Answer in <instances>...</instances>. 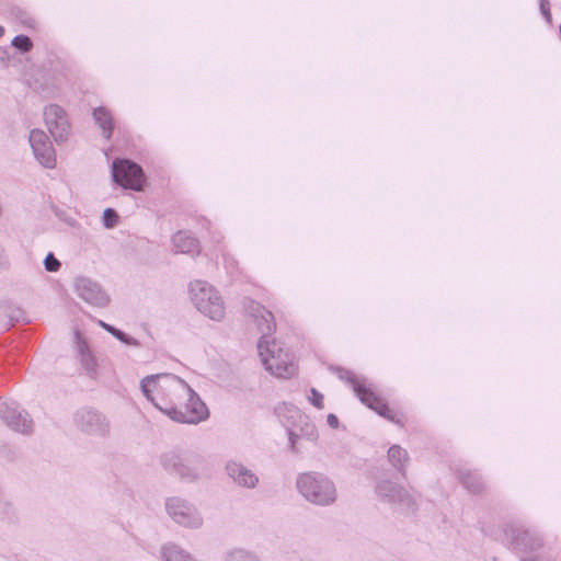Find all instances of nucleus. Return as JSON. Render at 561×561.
<instances>
[{
	"instance_id": "1",
	"label": "nucleus",
	"mask_w": 561,
	"mask_h": 561,
	"mask_svg": "<svg viewBox=\"0 0 561 561\" xmlns=\"http://www.w3.org/2000/svg\"><path fill=\"white\" fill-rule=\"evenodd\" d=\"M145 396L167 415L181 396L188 394V385L172 375H157L141 381Z\"/></svg>"
},
{
	"instance_id": "2",
	"label": "nucleus",
	"mask_w": 561,
	"mask_h": 561,
	"mask_svg": "<svg viewBox=\"0 0 561 561\" xmlns=\"http://www.w3.org/2000/svg\"><path fill=\"white\" fill-rule=\"evenodd\" d=\"M259 355L265 369L277 378L288 379L297 374V365L289 350L274 339L259 343Z\"/></svg>"
},
{
	"instance_id": "3",
	"label": "nucleus",
	"mask_w": 561,
	"mask_h": 561,
	"mask_svg": "<svg viewBox=\"0 0 561 561\" xmlns=\"http://www.w3.org/2000/svg\"><path fill=\"white\" fill-rule=\"evenodd\" d=\"M168 416L176 422L196 424L208 417V409L188 386V394L175 401Z\"/></svg>"
},
{
	"instance_id": "4",
	"label": "nucleus",
	"mask_w": 561,
	"mask_h": 561,
	"mask_svg": "<svg viewBox=\"0 0 561 561\" xmlns=\"http://www.w3.org/2000/svg\"><path fill=\"white\" fill-rule=\"evenodd\" d=\"M298 488L306 499L317 504H329L335 500V489L332 482L310 473L300 476Z\"/></svg>"
},
{
	"instance_id": "5",
	"label": "nucleus",
	"mask_w": 561,
	"mask_h": 561,
	"mask_svg": "<svg viewBox=\"0 0 561 561\" xmlns=\"http://www.w3.org/2000/svg\"><path fill=\"white\" fill-rule=\"evenodd\" d=\"M113 179L122 187L137 192L142 191L146 184L142 169L126 159H117L113 162Z\"/></svg>"
},
{
	"instance_id": "6",
	"label": "nucleus",
	"mask_w": 561,
	"mask_h": 561,
	"mask_svg": "<svg viewBox=\"0 0 561 561\" xmlns=\"http://www.w3.org/2000/svg\"><path fill=\"white\" fill-rule=\"evenodd\" d=\"M354 390L359 400L369 409L374 410L376 413L387 419L388 421L403 426V413L398 412L393 408H391L382 398L377 396L371 389L363 385H357L354 388Z\"/></svg>"
},
{
	"instance_id": "7",
	"label": "nucleus",
	"mask_w": 561,
	"mask_h": 561,
	"mask_svg": "<svg viewBox=\"0 0 561 561\" xmlns=\"http://www.w3.org/2000/svg\"><path fill=\"white\" fill-rule=\"evenodd\" d=\"M193 300L197 309L214 320L224 317L225 309L217 291L210 286H198L192 289Z\"/></svg>"
},
{
	"instance_id": "8",
	"label": "nucleus",
	"mask_w": 561,
	"mask_h": 561,
	"mask_svg": "<svg viewBox=\"0 0 561 561\" xmlns=\"http://www.w3.org/2000/svg\"><path fill=\"white\" fill-rule=\"evenodd\" d=\"M46 126L56 140L65 139L70 130V125L65 111L51 104L45 108L44 112Z\"/></svg>"
},
{
	"instance_id": "9",
	"label": "nucleus",
	"mask_w": 561,
	"mask_h": 561,
	"mask_svg": "<svg viewBox=\"0 0 561 561\" xmlns=\"http://www.w3.org/2000/svg\"><path fill=\"white\" fill-rule=\"evenodd\" d=\"M30 142L41 164L46 168H54L56 156L47 135L42 130H33L30 135Z\"/></svg>"
},
{
	"instance_id": "10",
	"label": "nucleus",
	"mask_w": 561,
	"mask_h": 561,
	"mask_svg": "<svg viewBox=\"0 0 561 561\" xmlns=\"http://www.w3.org/2000/svg\"><path fill=\"white\" fill-rule=\"evenodd\" d=\"M168 510L172 518L185 527H196L201 525V517L196 511L188 504L180 500H171L168 503Z\"/></svg>"
},
{
	"instance_id": "11",
	"label": "nucleus",
	"mask_w": 561,
	"mask_h": 561,
	"mask_svg": "<svg viewBox=\"0 0 561 561\" xmlns=\"http://www.w3.org/2000/svg\"><path fill=\"white\" fill-rule=\"evenodd\" d=\"M249 314L252 317L257 330L265 334H273L276 331V321L272 311L255 301H250L247 306Z\"/></svg>"
},
{
	"instance_id": "12",
	"label": "nucleus",
	"mask_w": 561,
	"mask_h": 561,
	"mask_svg": "<svg viewBox=\"0 0 561 561\" xmlns=\"http://www.w3.org/2000/svg\"><path fill=\"white\" fill-rule=\"evenodd\" d=\"M227 470L233 481L240 485L253 488L257 482V478L240 463L231 462L227 466Z\"/></svg>"
},
{
	"instance_id": "13",
	"label": "nucleus",
	"mask_w": 561,
	"mask_h": 561,
	"mask_svg": "<svg viewBox=\"0 0 561 561\" xmlns=\"http://www.w3.org/2000/svg\"><path fill=\"white\" fill-rule=\"evenodd\" d=\"M175 249L181 253L198 254L199 243L198 240L184 231H179L173 237Z\"/></svg>"
},
{
	"instance_id": "14",
	"label": "nucleus",
	"mask_w": 561,
	"mask_h": 561,
	"mask_svg": "<svg viewBox=\"0 0 561 561\" xmlns=\"http://www.w3.org/2000/svg\"><path fill=\"white\" fill-rule=\"evenodd\" d=\"M93 118L99 127L102 129L103 136L110 139L113 135L114 123L112 114L105 107H96L93 111Z\"/></svg>"
},
{
	"instance_id": "15",
	"label": "nucleus",
	"mask_w": 561,
	"mask_h": 561,
	"mask_svg": "<svg viewBox=\"0 0 561 561\" xmlns=\"http://www.w3.org/2000/svg\"><path fill=\"white\" fill-rule=\"evenodd\" d=\"M163 558L165 561H195L188 553L176 546L164 547Z\"/></svg>"
},
{
	"instance_id": "16",
	"label": "nucleus",
	"mask_w": 561,
	"mask_h": 561,
	"mask_svg": "<svg viewBox=\"0 0 561 561\" xmlns=\"http://www.w3.org/2000/svg\"><path fill=\"white\" fill-rule=\"evenodd\" d=\"M388 457L393 466H401L408 459L407 451L398 445L389 448Z\"/></svg>"
},
{
	"instance_id": "17",
	"label": "nucleus",
	"mask_w": 561,
	"mask_h": 561,
	"mask_svg": "<svg viewBox=\"0 0 561 561\" xmlns=\"http://www.w3.org/2000/svg\"><path fill=\"white\" fill-rule=\"evenodd\" d=\"M12 46L22 51H30L33 47V44L30 37L25 35H18L12 39Z\"/></svg>"
},
{
	"instance_id": "18",
	"label": "nucleus",
	"mask_w": 561,
	"mask_h": 561,
	"mask_svg": "<svg viewBox=\"0 0 561 561\" xmlns=\"http://www.w3.org/2000/svg\"><path fill=\"white\" fill-rule=\"evenodd\" d=\"M60 267V262L51 254L49 253L45 257V268L48 272H57Z\"/></svg>"
},
{
	"instance_id": "19",
	"label": "nucleus",
	"mask_w": 561,
	"mask_h": 561,
	"mask_svg": "<svg viewBox=\"0 0 561 561\" xmlns=\"http://www.w3.org/2000/svg\"><path fill=\"white\" fill-rule=\"evenodd\" d=\"M103 218L105 226L108 228L113 227L117 221V216L111 208L105 209Z\"/></svg>"
},
{
	"instance_id": "20",
	"label": "nucleus",
	"mask_w": 561,
	"mask_h": 561,
	"mask_svg": "<svg viewBox=\"0 0 561 561\" xmlns=\"http://www.w3.org/2000/svg\"><path fill=\"white\" fill-rule=\"evenodd\" d=\"M310 400H311V403L316 408H318V409L323 408V396L320 392H318L317 390H314V389L311 390Z\"/></svg>"
},
{
	"instance_id": "21",
	"label": "nucleus",
	"mask_w": 561,
	"mask_h": 561,
	"mask_svg": "<svg viewBox=\"0 0 561 561\" xmlns=\"http://www.w3.org/2000/svg\"><path fill=\"white\" fill-rule=\"evenodd\" d=\"M112 335H114L116 339H118L119 341H122V342H124L126 344H131V345L136 344V341L134 339L128 337L124 332H122L118 329L113 330L112 331Z\"/></svg>"
},
{
	"instance_id": "22",
	"label": "nucleus",
	"mask_w": 561,
	"mask_h": 561,
	"mask_svg": "<svg viewBox=\"0 0 561 561\" xmlns=\"http://www.w3.org/2000/svg\"><path fill=\"white\" fill-rule=\"evenodd\" d=\"M541 10H542L545 15H547V16L550 15V12H549V9H548V0H541Z\"/></svg>"
},
{
	"instance_id": "23",
	"label": "nucleus",
	"mask_w": 561,
	"mask_h": 561,
	"mask_svg": "<svg viewBox=\"0 0 561 561\" xmlns=\"http://www.w3.org/2000/svg\"><path fill=\"white\" fill-rule=\"evenodd\" d=\"M101 325H102V327H103L107 332H110L111 334H112V331H113V330H116V328H114V327H112V325H110V324H106V323H104V322H102V321H101Z\"/></svg>"
},
{
	"instance_id": "24",
	"label": "nucleus",
	"mask_w": 561,
	"mask_h": 561,
	"mask_svg": "<svg viewBox=\"0 0 561 561\" xmlns=\"http://www.w3.org/2000/svg\"><path fill=\"white\" fill-rule=\"evenodd\" d=\"M4 34V28L0 26V37Z\"/></svg>"
}]
</instances>
